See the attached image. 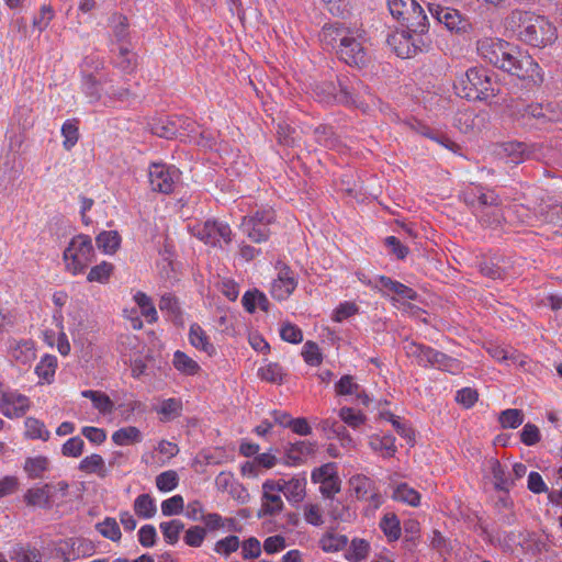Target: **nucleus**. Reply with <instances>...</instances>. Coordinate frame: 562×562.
Here are the masks:
<instances>
[{"mask_svg": "<svg viewBox=\"0 0 562 562\" xmlns=\"http://www.w3.org/2000/svg\"><path fill=\"white\" fill-rule=\"evenodd\" d=\"M370 446L374 451L381 452L386 458L393 457L397 450L393 436L372 437Z\"/></svg>", "mask_w": 562, "mask_h": 562, "instance_id": "obj_37", "label": "nucleus"}, {"mask_svg": "<svg viewBox=\"0 0 562 562\" xmlns=\"http://www.w3.org/2000/svg\"><path fill=\"white\" fill-rule=\"evenodd\" d=\"M194 231L195 236L206 245L217 246L221 240L225 244L232 240L231 227L222 222L206 221L203 225L196 226Z\"/></svg>", "mask_w": 562, "mask_h": 562, "instance_id": "obj_12", "label": "nucleus"}, {"mask_svg": "<svg viewBox=\"0 0 562 562\" xmlns=\"http://www.w3.org/2000/svg\"><path fill=\"white\" fill-rule=\"evenodd\" d=\"M280 493V482H276L273 480H267L263 482L261 507L257 513L258 518L273 517L283 510L284 503Z\"/></svg>", "mask_w": 562, "mask_h": 562, "instance_id": "obj_9", "label": "nucleus"}, {"mask_svg": "<svg viewBox=\"0 0 562 562\" xmlns=\"http://www.w3.org/2000/svg\"><path fill=\"white\" fill-rule=\"evenodd\" d=\"M430 15L447 30L456 33H467L471 24L457 9L442 7L437 3H428Z\"/></svg>", "mask_w": 562, "mask_h": 562, "instance_id": "obj_8", "label": "nucleus"}, {"mask_svg": "<svg viewBox=\"0 0 562 562\" xmlns=\"http://www.w3.org/2000/svg\"><path fill=\"white\" fill-rule=\"evenodd\" d=\"M183 497L181 495H175L161 503V513L164 516L178 515L183 512Z\"/></svg>", "mask_w": 562, "mask_h": 562, "instance_id": "obj_59", "label": "nucleus"}, {"mask_svg": "<svg viewBox=\"0 0 562 562\" xmlns=\"http://www.w3.org/2000/svg\"><path fill=\"white\" fill-rule=\"evenodd\" d=\"M392 497L395 501L403 502L415 507L420 503V494L413 487H409L406 483L398 484L394 488Z\"/></svg>", "mask_w": 562, "mask_h": 562, "instance_id": "obj_27", "label": "nucleus"}, {"mask_svg": "<svg viewBox=\"0 0 562 562\" xmlns=\"http://www.w3.org/2000/svg\"><path fill=\"white\" fill-rule=\"evenodd\" d=\"M82 89L90 102H97L101 98L100 82L91 74L85 75L82 79Z\"/></svg>", "mask_w": 562, "mask_h": 562, "instance_id": "obj_55", "label": "nucleus"}, {"mask_svg": "<svg viewBox=\"0 0 562 562\" xmlns=\"http://www.w3.org/2000/svg\"><path fill=\"white\" fill-rule=\"evenodd\" d=\"M81 395L83 397L90 398L94 408L98 409L101 414H110L113 412L114 403L105 393L87 390L82 391Z\"/></svg>", "mask_w": 562, "mask_h": 562, "instance_id": "obj_23", "label": "nucleus"}, {"mask_svg": "<svg viewBox=\"0 0 562 562\" xmlns=\"http://www.w3.org/2000/svg\"><path fill=\"white\" fill-rule=\"evenodd\" d=\"M30 408V400L18 392H1L0 413L8 418H20Z\"/></svg>", "mask_w": 562, "mask_h": 562, "instance_id": "obj_13", "label": "nucleus"}, {"mask_svg": "<svg viewBox=\"0 0 562 562\" xmlns=\"http://www.w3.org/2000/svg\"><path fill=\"white\" fill-rule=\"evenodd\" d=\"M97 245L106 254H113L120 246V235L114 231L102 232L97 236Z\"/></svg>", "mask_w": 562, "mask_h": 562, "instance_id": "obj_39", "label": "nucleus"}, {"mask_svg": "<svg viewBox=\"0 0 562 562\" xmlns=\"http://www.w3.org/2000/svg\"><path fill=\"white\" fill-rule=\"evenodd\" d=\"M57 367V359L55 356L46 355L42 358L40 363L35 368V373L37 376L47 382L50 383L53 381V378L55 375Z\"/></svg>", "mask_w": 562, "mask_h": 562, "instance_id": "obj_32", "label": "nucleus"}, {"mask_svg": "<svg viewBox=\"0 0 562 562\" xmlns=\"http://www.w3.org/2000/svg\"><path fill=\"white\" fill-rule=\"evenodd\" d=\"M507 21L512 27L518 29L519 40L530 46L543 48L558 38L557 27L546 16L535 12L515 9Z\"/></svg>", "mask_w": 562, "mask_h": 562, "instance_id": "obj_3", "label": "nucleus"}, {"mask_svg": "<svg viewBox=\"0 0 562 562\" xmlns=\"http://www.w3.org/2000/svg\"><path fill=\"white\" fill-rule=\"evenodd\" d=\"M173 366L178 371L187 375H194L200 371L199 363L179 350L173 355Z\"/></svg>", "mask_w": 562, "mask_h": 562, "instance_id": "obj_29", "label": "nucleus"}, {"mask_svg": "<svg viewBox=\"0 0 562 562\" xmlns=\"http://www.w3.org/2000/svg\"><path fill=\"white\" fill-rule=\"evenodd\" d=\"M49 461L44 456L27 458L24 463V471L31 479H40L47 471Z\"/></svg>", "mask_w": 562, "mask_h": 562, "instance_id": "obj_31", "label": "nucleus"}, {"mask_svg": "<svg viewBox=\"0 0 562 562\" xmlns=\"http://www.w3.org/2000/svg\"><path fill=\"white\" fill-rule=\"evenodd\" d=\"M25 436L30 439H42L47 441L49 439V431L45 428L43 422L34 418L27 417L25 419Z\"/></svg>", "mask_w": 562, "mask_h": 562, "instance_id": "obj_35", "label": "nucleus"}, {"mask_svg": "<svg viewBox=\"0 0 562 562\" xmlns=\"http://www.w3.org/2000/svg\"><path fill=\"white\" fill-rule=\"evenodd\" d=\"M134 512L142 518L154 517L157 512L154 498L149 494L139 495L134 502Z\"/></svg>", "mask_w": 562, "mask_h": 562, "instance_id": "obj_28", "label": "nucleus"}, {"mask_svg": "<svg viewBox=\"0 0 562 562\" xmlns=\"http://www.w3.org/2000/svg\"><path fill=\"white\" fill-rule=\"evenodd\" d=\"M360 385L355 382L352 375L346 374L335 385V391L338 395H353L358 394Z\"/></svg>", "mask_w": 562, "mask_h": 562, "instance_id": "obj_56", "label": "nucleus"}, {"mask_svg": "<svg viewBox=\"0 0 562 562\" xmlns=\"http://www.w3.org/2000/svg\"><path fill=\"white\" fill-rule=\"evenodd\" d=\"M114 66L123 72L130 74L136 67V55L132 53L127 46L121 45Z\"/></svg>", "mask_w": 562, "mask_h": 562, "instance_id": "obj_41", "label": "nucleus"}, {"mask_svg": "<svg viewBox=\"0 0 562 562\" xmlns=\"http://www.w3.org/2000/svg\"><path fill=\"white\" fill-rule=\"evenodd\" d=\"M370 550V544L364 539H353L345 554L349 562H360L366 559Z\"/></svg>", "mask_w": 562, "mask_h": 562, "instance_id": "obj_33", "label": "nucleus"}, {"mask_svg": "<svg viewBox=\"0 0 562 562\" xmlns=\"http://www.w3.org/2000/svg\"><path fill=\"white\" fill-rule=\"evenodd\" d=\"M509 112L513 117L517 121H522V124H529L533 119L536 121L544 122L546 120L551 121L552 119L548 115L547 109L542 104H529L515 103L509 106Z\"/></svg>", "mask_w": 562, "mask_h": 562, "instance_id": "obj_15", "label": "nucleus"}, {"mask_svg": "<svg viewBox=\"0 0 562 562\" xmlns=\"http://www.w3.org/2000/svg\"><path fill=\"white\" fill-rule=\"evenodd\" d=\"M278 140L281 145L293 147L299 140V134L295 128L286 123H280L277 130Z\"/></svg>", "mask_w": 562, "mask_h": 562, "instance_id": "obj_50", "label": "nucleus"}, {"mask_svg": "<svg viewBox=\"0 0 562 562\" xmlns=\"http://www.w3.org/2000/svg\"><path fill=\"white\" fill-rule=\"evenodd\" d=\"M53 484H45L42 487L30 488L24 495L29 506L50 507L53 497Z\"/></svg>", "mask_w": 562, "mask_h": 562, "instance_id": "obj_18", "label": "nucleus"}, {"mask_svg": "<svg viewBox=\"0 0 562 562\" xmlns=\"http://www.w3.org/2000/svg\"><path fill=\"white\" fill-rule=\"evenodd\" d=\"M338 83V103L359 106L364 102L366 97L370 94L368 86L355 76L352 78L345 77Z\"/></svg>", "mask_w": 562, "mask_h": 562, "instance_id": "obj_11", "label": "nucleus"}, {"mask_svg": "<svg viewBox=\"0 0 562 562\" xmlns=\"http://www.w3.org/2000/svg\"><path fill=\"white\" fill-rule=\"evenodd\" d=\"M97 530L104 537L112 541L121 539V530L117 521L114 518L108 517L102 522L97 525Z\"/></svg>", "mask_w": 562, "mask_h": 562, "instance_id": "obj_48", "label": "nucleus"}, {"mask_svg": "<svg viewBox=\"0 0 562 562\" xmlns=\"http://www.w3.org/2000/svg\"><path fill=\"white\" fill-rule=\"evenodd\" d=\"M113 36L119 43L125 42L128 37V21L125 15L113 14L111 18Z\"/></svg>", "mask_w": 562, "mask_h": 562, "instance_id": "obj_46", "label": "nucleus"}, {"mask_svg": "<svg viewBox=\"0 0 562 562\" xmlns=\"http://www.w3.org/2000/svg\"><path fill=\"white\" fill-rule=\"evenodd\" d=\"M379 283L389 293H394L402 299L416 300V297H417V293L413 289L406 286L405 284H403L398 281H394L389 277H385V276L379 277Z\"/></svg>", "mask_w": 562, "mask_h": 562, "instance_id": "obj_22", "label": "nucleus"}, {"mask_svg": "<svg viewBox=\"0 0 562 562\" xmlns=\"http://www.w3.org/2000/svg\"><path fill=\"white\" fill-rule=\"evenodd\" d=\"M339 417L345 424L352 428L359 427L366 420V416L363 414H361L360 412H356L353 408L350 407L340 408Z\"/></svg>", "mask_w": 562, "mask_h": 562, "instance_id": "obj_60", "label": "nucleus"}, {"mask_svg": "<svg viewBox=\"0 0 562 562\" xmlns=\"http://www.w3.org/2000/svg\"><path fill=\"white\" fill-rule=\"evenodd\" d=\"M15 562H41V554L36 549L19 547L13 551Z\"/></svg>", "mask_w": 562, "mask_h": 562, "instance_id": "obj_63", "label": "nucleus"}, {"mask_svg": "<svg viewBox=\"0 0 562 562\" xmlns=\"http://www.w3.org/2000/svg\"><path fill=\"white\" fill-rule=\"evenodd\" d=\"M160 529L166 542L175 544L179 540L180 532L184 528V524L179 519H172L160 524Z\"/></svg>", "mask_w": 562, "mask_h": 562, "instance_id": "obj_42", "label": "nucleus"}, {"mask_svg": "<svg viewBox=\"0 0 562 562\" xmlns=\"http://www.w3.org/2000/svg\"><path fill=\"white\" fill-rule=\"evenodd\" d=\"M319 36L321 41L335 49L337 57L347 65L362 68L369 64L368 40L363 29L336 22L324 25Z\"/></svg>", "mask_w": 562, "mask_h": 562, "instance_id": "obj_2", "label": "nucleus"}, {"mask_svg": "<svg viewBox=\"0 0 562 562\" xmlns=\"http://www.w3.org/2000/svg\"><path fill=\"white\" fill-rule=\"evenodd\" d=\"M541 215L546 222L562 226V204L548 205L546 209H541Z\"/></svg>", "mask_w": 562, "mask_h": 562, "instance_id": "obj_64", "label": "nucleus"}, {"mask_svg": "<svg viewBox=\"0 0 562 562\" xmlns=\"http://www.w3.org/2000/svg\"><path fill=\"white\" fill-rule=\"evenodd\" d=\"M189 340L194 348L204 351L207 356L215 353L214 345L210 341L206 333L199 324H192L190 326Z\"/></svg>", "mask_w": 562, "mask_h": 562, "instance_id": "obj_20", "label": "nucleus"}, {"mask_svg": "<svg viewBox=\"0 0 562 562\" xmlns=\"http://www.w3.org/2000/svg\"><path fill=\"white\" fill-rule=\"evenodd\" d=\"M182 411V403L177 398H168L161 403L158 413L164 415V420H170L180 416Z\"/></svg>", "mask_w": 562, "mask_h": 562, "instance_id": "obj_53", "label": "nucleus"}, {"mask_svg": "<svg viewBox=\"0 0 562 562\" xmlns=\"http://www.w3.org/2000/svg\"><path fill=\"white\" fill-rule=\"evenodd\" d=\"M11 357L14 361L21 364H27L32 362L36 357L33 344L31 341H23L18 344L14 348H12Z\"/></svg>", "mask_w": 562, "mask_h": 562, "instance_id": "obj_34", "label": "nucleus"}, {"mask_svg": "<svg viewBox=\"0 0 562 562\" xmlns=\"http://www.w3.org/2000/svg\"><path fill=\"white\" fill-rule=\"evenodd\" d=\"M276 220L272 209L257 211L252 216H245L241 222L243 232L255 243L267 240L270 235L269 225Z\"/></svg>", "mask_w": 562, "mask_h": 562, "instance_id": "obj_6", "label": "nucleus"}, {"mask_svg": "<svg viewBox=\"0 0 562 562\" xmlns=\"http://www.w3.org/2000/svg\"><path fill=\"white\" fill-rule=\"evenodd\" d=\"M281 492L288 501L299 503L305 496L306 480L304 477H292L291 480H278Z\"/></svg>", "mask_w": 562, "mask_h": 562, "instance_id": "obj_17", "label": "nucleus"}, {"mask_svg": "<svg viewBox=\"0 0 562 562\" xmlns=\"http://www.w3.org/2000/svg\"><path fill=\"white\" fill-rule=\"evenodd\" d=\"M79 470L88 474L95 473L100 477H104L106 475L104 460L100 454L97 453L83 458L80 461Z\"/></svg>", "mask_w": 562, "mask_h": 562, "instance_id": "obj_24", "label": "nucleus"}, {"mask_svg": "<svg viewBox=\"0 0 562 562\" xmlns=\"http://www.w3.org/2000/svg\"><path fill=\"white\" fill-rule=\"evenodd\" d=\"M93 256L92 241L87 235L74 237L64 251L67 270L72 274L82 272L92 261Z\"/></svg>", "mask_w": 562, "mask_h": 562, "instance_id": "obj_4", "label": "nucleus"}, {"mask_svg": "<svg viewBox=\"0 0 562 562\" xmlns=\"http://www.w3.org/2000/svg\"><path fill=\"white\" fill-rule=\"evenodd\" d=\"M349 484L353 490L356 496L360 499H364L368 497V494L373 491V482L361 474L353 475L349 480Z\"/></svg>", "mask_w": 562, "mask_h": 562, "instance_id": "obj_43", "label": "nucleus"}, {"mask_svg": "<svg viewBox=\"0 0 562 562\" xmlns=\"http://www.w3.org/2000/svg\"><path fill=\"white\" fill-rule=\"evenodd\" d=\"M465 87L469 90L465 93L467 98H473L479 100H486L490 97H494L498 93V89H495L492 81V77L483 68H470L467 74Z\"/></svg>", "mask_w": 562, "mask_h": 562, "instance_id": "obj_7", "label": "nucleus"}, {"mask_svg": "<svg viewBox=\"0 0 562 562\" xmlns=\"http://www.w3.org/2000/svg\"><path fill=\"white\" fill-rule=\"evenodd\" d=\"M239 539L237 536H227L224 539L218 540L214 546V551L218 554L228 557L239 548Z\"/></svg>", "mask_w": 562, "mask_h": 562, "instance_id": "obj_54", "label": "nucleus"}, {"mask_svg": "<svg viewBox=\"0 0 562 562\" xmlns=\"http://www.w3.org/2000/svg\"><path fill=\"white\" fill-rule=\"evenodd\" d=\"M113 270L114 267L112 263L102 261L100 265H97L91 268L90 272L88 273L87 280L89 282L106 283Z\"/></svg>", "mask_w": 562, "mask_h": 562, "instance_id": "obj_45", "label": "nucleus"}, {"mask_svg": "<svg viewBox=\"0 0 562 562\" xmlns=\"http://www.w3.org/2000/svg\"><path fill=\"white\" fill-rule=\"evenodd\" d=\"M392 16L415 32H425L427 16L423 8L415 0H386Z\"/></svg>", "mask_w": 562, "mask_h": 562, "instance_id": "obj_5", "label": "nucleus"}, {"mask_svg": "<svg viewBox=\"0 0 562 562\" xmlns=\"http://www.w3.org/2000/svg\"><path fill=\"white\" fill-rule=\"evenodd\" d=\"M492 474L496 488L501 491H508L514 483L513 480L507 477L505 469L497 460H494L492 463Z\"/></svg>", "mask_w": 562, "mask_h": 562, "instance_id": "obj_51", "label": "nucleus"}, {"mask_svg": "<svg viewBox=\"0 0 562 562\" xmlns=\"http://www.w3.org/2000/svg\"><path fill=\"white\" fill-rule=\"evenodd\" d=\"M280 336L284 341L299 344L303 340L302 330L292 323H284L280 329Z\"/></svg>", "mask_w": 562, "mask_h": 562, "instance_id": "obj_61", "label": "nucleus"}, {"mask_svg": "<svg viewBox=\"0 0 562 562\" xmlns=\"http://www.w3.org/2000/svg\"><path fill=\"white\" fill-rule=\"evenodd\" d=\"M53 18V8L50 5L44 4L40 10V14L34 16L33 19V27L36 29L38 32H42L48 26Z\"/></svg>", "mask_w": 562, "mask_h": 562, "instance_id": "obj_62", "label": "nucleus"}, {"mask_svg": "<svg viewBox=\"0 0 562 562\" xmlns=\"http://www.w3.org/2000/svg\"><path fill=\"white\" fill-rule=\"evenodd\" d=\"M179 477L176 471L169 470L156 477V486L161 492H170L177 487Z\"/></svg>", "mask_w": 562, "mask_h": 562, "instance_id": "obj_52", "label": "nucleus"}, {"mask_svg": "<svg viewBox=\"0 0 562 562\" xmlns=\"http://www.w3.org/2000/svg\"><path fill=\"white\" fill-rule=\"evenodd\" d=\"M259 376L271 383L280 384L282 382V368L278 363H269L266 367H262L258 371Z\"/></svg>", "mask_w": 562, "mask_h": 562, "instance_id": "obj_58", "label": "nucleus"}, {"mask_svg": "<svg viewBox=\"0 0 562 562\" xmlns=\"http://www.w3.org/2000/svg\"><path fill=\"white\" fill-rule=\"evenodd\" d=\"M498 420L503 428H517L524 422V414L520 409L508 408L499 414Z\"/></svg>", "mask_w": 562, "mask_h": 562, "instance_id": "obj_49", "label": "nucleus"}, {"mask_svg": "<svg viewBox=\"0 0 562 562\" xmlns=\"http://www.w3.org/2000/svg\"><path fill=\"white\" fill-rule=\"evenodd\" d=\"M148 176L151 189L165 194L171 193L179 180V172L162 164H151Z\"/></svg>", "mask_w": 562, "mask_h": 562, "instance_id": "obj_10", "label": "nucleus"}, {"mask_svg": "<svg viewBox=\"0 0 562 562\" xmlns=\"http://www.w3.org/2000/svg\"><path fill=\"white\" fill-rule=\"evenodd\" d=\"M477 52L490 64L520 79H540L539 66L533 58L508 42L485 37L477 42Z\"/></svg>", "mask_w": 562, "mask_h": 562, "instance_id": "obj_1", "label": "nucleus"}, {"mask_svg": "<svg viewBox=\"0 0 562 562\" xmlns=\"http://www.w3.org/2000/svg\"><path fill=\"white\" fill-rule=\"evenodd\" d=\"M480 117L473 111L465 110L456 114L454 125L464 134L474 132L479 128Z\"/></svg>", "mask_w": 562, "mask_h": 562, "instance_id": "obj_25", "label": "nucleus"}, {"mask_svg": "<svg viewBox=\"0 0 562 562\" xmlns=\"http://www.w3.org/2000/svg\"><path fill=\"white\" fill-rule=\"evenodd\" d=\"M499 198L493 191L481 192L477 196V204L482 207L479 212L481 220L488 226L497 225L503 218L499 209Z\"/></svg>", "mask_w": 562, "mask_h": 562, "instance_id": "obj_14", "label": "nucleus"}, {"mask_svg": "<svg viewBox=\"0 0 562 562\" xmlns=\"http://www.w3.org/2000/svg\"><path fill=\"white\" fill-rule=\"evenodd\" d=\"M206 537V529L201 526H192L190 527L183 537L186 544L193 548H199L202 546L204 539Z\"/></svg>", "mask_w": 562, "mask_h": 562, "instance_id": "obj_57", "label": "nucleus"}, {"mask_svg": "<svg viewBox=\"0 0 562 562\" xmlns=\"http://www.w3.org/2000/svg\"><path fill=\"white\" fill-rule=\"evenodd\" d=\"M321 547L326 552H336L344 549L348 543L347 536L326 533L322 537Z\"/></svg>", "mask_w": 562, "mask_h": 562, "instance_id": "obj_44", "label": "nucleus"}, {"mask_svg": "<svg viewBox=\"0 0 562 562\" xmlns=\"http://www.w3.org/2000/svg\"><path fill=\"white\" fill-rule=\"evenodd\" d=\"M488 355L499 362H505L510 360L514 363L524 367L526 364V357L520 355L514 349H505L501 346L490 345L486 348Z\"/></svg>", "mask_w": 562, "mask_h": 562, "instance_id": "obj_21", "label": "nucleus"}, {"mask_svg": "<svg viewBox=\"0 0 562 562\" xmlns=\"http://www.w3.org/2000/svg\"><path fill=\"white\" fill-rule=\"evenodd\" d=\"M315 142L327 149H335L339 145L338 138L335 136L331 127L321 125L314 131Z\"/></svg>", "mask_w": 562, "mask_h": 562, "instance_id": "obj_36", "label": "nucleus"}, {"mask_svg": "<svg viewBox=\"0 0 562 562\" xmlns=\"http://www.w3.org/2000/svg\"><path fill=\"white\" fill-rule=\"evenodd\" d=\"M380 528L389 541H396L401 536L400 520L393 513H387L382 517Z\"/></svg>", "mask_w": 562, "mask_h": 562, "instance_id": "obj_26", "label": "nucleus"}, {"mask_svg": "<svg viewBox=\"0 0 562 562\" xmlns=\"http://www.w3.org/2000/svg\"><path fill=\"white\" fill-rule=\"evenodd\" d=\"M498 155L505 158L507 164L518 165L527 156V145L519 142L504 143L501 145Z\"/></svg>", "mask_w": 562, "mask_h": 562, "instance_id": "obj_19", "label": "nucleus"}, {"mask_svg": "<svg viewBox=\"0 0 562 562\" xmlns=\"http://www.w3.org/2000/svg\"><path fill=\"white\" fill-rule=\"evenodd\" d=\"M314 92L321 102H338L339 90L331 81H323L315 86Z\"/></svg>", "mask_w": 562, "mask_h": 562, "instance_id": "obj_38", "label": "nucleus"}, {"mask_svg": "<svg viewBox=\"0 0 562 562\" xmlns=\"http://www.w3.org/2000/svg\"><path fill=\"white\" fill-rule=\"evenodd\" d=\"M159 308L167 312L175 323L181 322V310L178 300L172 294H164L159 301Z\"/></svg>", "mask_w": 562, "mask_h": 562, "instance_id": "obj_47", "label": "nucleus"}, {"mask_svg": "<svg viewBox=\"0 0 562 562\" xmlns=\"http://www.w3.org/2000/svg\"><path fill=\"white\" fill-rule=\"evenodd\" d=\"M296 288V282L291 276L289 267L284 266L280 269L278 279L273 281L271 286L272 295L278 300L286 299Z\"/></svg>", "mask_w": 562, "mask_h": 562, "instance_id": "obj_16", "label": "nucleus"}, {"mask_svg": "<svg viewBox=\"0 0 562 562\" xmlns=\"http://www.w3.org/2000/svg\"><path fill=\"white\" fill-rule=\"evenodd\" d=\"M134 301L139 306L142 315L146 317L149 323H155L158 319L156 307L147 294L138 291L134 295Z\"/></svg>", "mask_w": 562, "mask_h": 562, "instance_id": "obj_40", "label": "nucleus"}, {"mask_svg": "<svg viewBox=\"0 0 562 562\" xmlns=\"http://www.w3.org/2000/svg\"><path fill=\"white\" fill-rule=\"evenodd\" d=\"M112 440L117 446H127L142 440V434L137 427L128 426L116 430L112 435Z\"/></svg>", "mask_w": 562, "mask_h": 562, "instance_id": "obj_30", "label": "nucleus"}]
</instances>
